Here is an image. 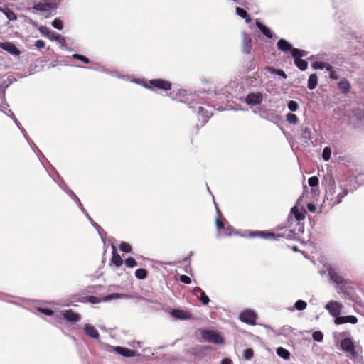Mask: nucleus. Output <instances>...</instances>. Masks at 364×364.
<instances>
[{"label": "nucleus", "mask_w": 364, "mask_h": 364, "mask_svg": "<svg viewBox=\"0 0 364 364\" xmlns=\"http://www.w3.org/2000/svg\"><path fill=\"white\" fill-rule=\"evenodd\" d=\"M124 263L127 267L133 268L137 265V262L133 257H129L125 259Z\"/></svg>", "instance_id": "40"}, {"label": "nucleus", "mask_w": 364, "mask_h": 364, "mask_svg": "<svg viewBox=\"0 0 364 364\" xmlns=\"http://www.w3.org/2000/svg\"><path fill=\"white\" fill-rule=\"evenodd\" d=\"M88 301L92 303V304H97V303L100 302V299H98L97 297L94 296H90L88 297Z\"/></svg>", "instance_id": "56"}, {"label": "nucleus", "mask_w": 364, "mask_h": 364, "mask_svg": "<svg viewBox=\"0 0 364 364\" xmlns=\"http://www.w3.org/2000/svg\"><path fill=\"white\" fill-rule=\"evenodd\" d=\"M239 319L242 323L254 326L256 324L257 314L252 309H244L240 313Z\"/></svg>", "instance_id": "5"}, {"label": "nucleus", "mask_w": 364, "mask_h": 364, "mask_svg": "<svg viewBox=\"0 0 364 364\" xmlns=\"http://www.w3.org/2000/svg\"><path fill=\"white\" fill-rule=\"evenodd\" d=\"M295 65L301 70H305L307 68V62L301 58H294Z\"/></svg>", "instance_id": "29"}, {"label": "nucleus", "mask_w": 364, "mask_h": 364, "mask_svg": "<svg viewBox=\"0 0 364 364\" xmlns=\"http://www.w3.org/2000/svg\"><path fill=\"white\" fill-rule=\"evenodd\" d=\"M96 230L97 231V232L100 235L101 238L102 239V237H103L102 232H104L103 229L99 225L96 228Z\"/></svg>", "instance_id": "59"}, {"label": "nucleus", "mask_w": 364, "mask_h": 364, "mask_svg": "<svg viewBox=\"0 0 364 364\" xmlns=\"http://www.w3.org/2000/svg\"><path fill=\"white\" fill-rule=\"evenodd\" d=\"M201 291H203L202 289L200 287H195L193 289V293L194 295H196L199 292L201 294Z\"/></svg>", "instance_id": "60"}, {"label": "nucleus", "mask_w": 364, "mask_h": 364, "mask_svg": "<svg viewBox=\"0 0 364 364\" xmlns=\"http://www.w3.org/2000/svg\"><path fill=\"white\" fill-rule=\"evenodd\" d=\"M291 332V328L289 326H284L279 329V335L289 336Z\"/></svg>", "instance_id": "41"}, {"label": "nucleus", "mask_w": 364, "mask_h": 364, "mask_svg": "<svg viewBox=\"0 0 364 364\" xmlns=\"http://www.w3.org/2000/svg\"><path fill=\"white\" fill-rule=\"evenodd\" d=\"M307 208L309 212L314 213L316 211V205L313 203H308Z\"/></svg>", "instance_id": "58"}, {"label": "nucleus", "mask_w": 364, "mask_h": 364, "mask_svg": "<svg viewBox=\"0 0 364 364\" xmlns=\"http://www.w3.org/2000/svg\"><path fill=\"white\" fill-rule=\"evenodd\" d=\"M287 107L291 112H296L298 108V104L296 101L290 100L287 103Z\"/></svg>", "instance_id": "39"}, {"label": "nucleus", "mask_w": 364, "mask_h": 364, "mask_svg": "<svg viewBox=\"0 0 364 364\" xmlns=\"http://www.w3.org/2000/svg\"><path fill=\"white\" fill-rule=\"evenodd\" d=\"M119 250L122 252H124L126 253H129L132 252V246L129 243L123 242L119 245Z\"/></svg>", "instance_id": "37"}, {"label": "nucleus", "mask_w": 364, "mask_h": 364, "mask_svg": "<svg viewBox=\"0 0 364 364\" xmlns=\"http://www.w3.org/2000/svg\"><path fill=\"white\" fill-rule=\"evenodd\" d=\"M38 31L41 34L48 37L50 41L59 43L63 47L65 46V38L59 33L53 32L50 31L49 28L43 26L38 28Z\"/></svg>", "instance_id": "3"}, {"label": "nucleus", "mask_w": 364, "mask_h": 364, "mask_svg": "<svg viewBox=\"0 0 364 364\" xmlns=\"http://www.w3.org/2000/svg\"><path fill=\"white\" fill-rule=\"evenodd\" d=\"M318 84V77L316 74H311L308 80V88L309 90H314L316 88Z\"/></svg>", "instance_id": "25"}, {"label": "nucleus", "mask_w": 364, "mask_h": 364, "mask_svg": "<svg viewBox=\"0 0 364 364\" xmlns=\"http://www.w3.org/2000/svg\"><path fill=\"white\" fill-rule=\"evenodd\" d=\"M242 49L243 53L246 54L250 53L252 50V38L245 33L242 34Z\"/></svg>", "instance_id": "17"}, {"label": "nucleus", "mask_w": 364, "mask_h": 364, "mask_svg": "<svg viewBox=\"0 0 364 364\" xmlns=\"http://www.w3.org/2000/svg\"><path fill=\"white\" fill-rule=\"evenodd\" d=\"M243 18L245 19V21L247 23H250L251 21V18L250 17V16L248 14H247V17H244Z\"/></svg>", "instance_id": "63"}, {"label": "nucleus", "mask_w": 364, "mask_h": 364, "mask_svg": "<svg viewBox=\"0 0 364 364\" xmlns=\"http://www.w3.org/2000/svg\"><path fill=\"white\" fill-rule=\"evenodd\" d=\"M202 338L207 342L215 344H223L224 340L223 337L217 332L211 330H203L201 331Z\"/></svg>", "instance_id": "4"}, {"label": "nucleus", "mask_w": 364, "mask_h": 364, "mask_svg": "<svg viewBox=\"0 0 364 364\" xmlns=\"http://www.w3.org/2000/svg\"><path fill=\"white\" fill-rule=\"evenodd\" d=\"M306 306V302L303 300H297L294 304V308L298 311H303Z\"/></svg>", "instance_id": "35"}, {"label": "nucleus", "mask_w": 364, "mask_h": 364, "mask_svg": "<svg viewBox=\"0 0 364 364\" xmlns=\"http://www.w3.org/2000/svg\"><path fill=\"white\" fill-rule=\"evenodd\" d=\"M52 26L58 30H61L63 27V23L61 20L56 18L52 22Z\"/></svg>", "instance_id": "46"}, {"label": "nucleus", "mask_w": 364, "mask_h": 364, "mask_svg": "<svg viewBox=\"0 0 364 364\" xmlns=\"http://www.w3.org/2000/svg\"><path fill=\"white\" fill-rule=\"evenodd\" d=\"M144 86L146 88H151V87L163 90H170L171 89V83L168 81L164 80L161 79H154L149 82V84H144Z\"/></svg>", "instance_id": "8"}, {"label": "nucleus", "mask_w": 364, "mask_h": 364, "mask_svg": "<svg viewBox=\"0 0 364 364\" xmlns=\"http://www.w3.org/2000/svg\"><path fill=\"white\" fill-rule=\"evenodd\" d=\"M220 364H232V360L229 358L222 360Z\"/></svg>", "instance_id": "61"}, {"label": "nucleus", "mask_w": 364, "mask_h": 364, "mask_svg": "<svg viewBox=\"0 0 364 364\" xmlns=\"http://www.w3.org/2000/svg\"><path fill=\"white\" fill-rule=\"evenodd\" d=\"M308 183L312 188L316 187L318 184V178L316 176L310 177L308 180Z\"/></svg>", "instance_id": "43"}, {"label": "nucleus", "mask_w": 364, "mask_h": 364, "mask_svg": "<svg viewBox=\"0 0 364 364\" xmlns=\"http://www.w3.org/2000/svg\"><path fill=\"white\" fill-rule=\"evenodd\" d=\"M301 129L302 138L304 139L305 142H307V141L311 139V130L307 127H301Z\"/></svg>", "instance_id": "31"}, {"label": "nucleus", "mask_w": 364, "mask_h": 364, "mask_svg": "<svg viewBox=\"0 0 364 364\" xmlns=\"http://www.w3.org/2000/svg\"><path fill=\"white\" fill-rule=\"evenodd\" d=\"M123 297H124V294H119V293H114V294H109V295L105 296L103 299V301H109L112 299H120V298H123Z\"/></svg>", "instance_id": "38"}, {"label": "nucleus", "mask_w": 364, "mask_h": 364, "mask_svg": "<svg viewBox=\"0 0 364 364\" xmlns=\"http://www.w3.org/2000/svg\"><path fill=\"white\" fill-rule=\"evenodd\" d=\"M198 97L195 93H189L186 90H179L176 95V100L187 104L190 108H193V104L198 103Z\"/></svg>", "instance_id": "2"}, {"label": "nucleus", "mask_w": 364, "mask_h": 364, "mask_svg": "<svg viewBox=\"0 0 364 364\" xmlns=\"http://www.w3.org/2000/svg\"><path fill=\"white\" fill-rule=\"evenodd\" d=\"M291 214H293L297 221H301L305 218V210H300L299 208L296 205L294 206L291 209Z\"/></svg>", "instance_id": "20"}, {"label": "nucleus", "mask_w": 364, "mask_h": 364, "mask_svg": "<svg viewBox=\"0 0 364 364\" xmlns=\"http://www.w3.org/2000/svg\"><path fill=\"white\" fill-rule=\"evenodd\" d=\"M334 322L336 325H341L343 323H352L355 324L358 322V318L356 316L353 315H348V316H338L335 318Z\"/></svg>", "instance_id": "12"}, {"label": "nucleus", "mask_w": 364, "mask_h": 364, "mask_svg": "<svg viewBox=\"0 0 364 364\" xmlns=\"http://www.w3.org/2000/svg\"><path fill=\"white\" fill-rule=\"evenodd\" d=\"M85 213V215L86 217L88 218V220L90 221L92 225L96 229V228L97 226H99V225L95 223L91 218L90 216L89 215V214L86 212V210L84 212Z\"/></svg>", "instance_id": "57"}, {"label": "nucleus", "mask_w": 364, "mask_h": 364, "mask_svg": "<svg viewBox=\"0 0 364 364\" xmlns=\"http://www.w3.org/2000/svg\"><path fill=\"white\" fill-rule=\"evenodd\" d=\"M236 14L240 16L241 18H244V17H247V11L242 9V8H240V7H237L236 8Z\"/></svg>", "instance_id": "50"}, {"label": "nucleus", "mask_w": 364, "mask_h": 364, "mask_svg": "<svg viewBox=\"0 0 364 364\" xmlns=\"http://www.w3.org/2000/svg\"><path fill=\"white\" fill-rule=\"evenodd\" d=\"M312 337H313L314 340H315L316 341H318V342H321L323 338V333L321 331L314 332L312 334Z\"/></svg>", "instance_id": "47"}, {"label": "nucleus", "mask_w": 364, "mask_h": 364, "mask_svg": "<svg viewBox=\"0 0 364 364\" xmlns=\"http://www.w3.org/2000/svg\"><path fill=\"white\" fill-rule=\"evenodd\" d=\"M200 300L203 305H208V304L210 301L208 296L205 294L204 291H201Z\"/></svg>", "instance_id": "49"}, {"label": "nucleus", "mask_w": 364, "mask_h": 364, "mask_svg": "<svg viewBox=\"0 0 364 364\" xmlns=\"http://www.w3.org/2000/svg\"><path fill=\"white\" fill-rule=\"evenodd\" d=\"M341 346L342 350L346 353H348L351 358H356L358 353L355 350V346L351 338H344L341 341Z\"/></svg>", "instance_id": "7"}, {"label": "nucleus", "mask_w": 364, "mask_h": 364, "mask_svg": "<svg viewBox=\"0 0 364 364\" xmlns=\"http://www.w3.org/2000/svg\"><path fill=\"white\" fill-rule=\"evenodd\" d=\"M312 67L314 69L322 70L326 68L327 70L331 69V65L327 63L316 61L312 63Z\"/></svg>", "instance_id": "28"}, {"label": "nucleus", "mask_w": 364, "mask_h": 364, "mask_svg": "<svg viewBox=\"0 0 364 364\" xmlns=\"http://www.w3.org/2000/svg\"><path fill=\"white\" fill-rule=\"evenodd\" d=\"M342 307V304L336 301H330L325 306L326 309L335 318L341 314Z\"/></svg>", "instance_id": "9"}, {"label": "nucleus", "mask_w": 364, "mask_h": 364, "mask_svg": "<svg viewBox=\"0 0 364 364\" xmlns=\"http://www.w3.org/2000/svg\"><path fill=\"white\" fill-rule=\"evenodd\" d=\"M249 236L250 237H262V238H264V239H267V240H276L277 237H279V235H275L273 233L265 232H263V231H254V232H251L249 234Z\"/></svg>", "instance_id": "16"}, {"label": "nucleus", "mask_w": 364, "mask_h": 364, "mask_svg": "<svg viewBox=\"0 0 364 364\" xmlns=\"http://www.w3.org/2000/svg\"><path fill=\"white\" fill-rule=\"evenodd\" d=\"M198 114L204 117L203 123H205L211 117L212 113L208 111H205L204 108L199 106L198 108Z\"/></svg>", "instance_id": "30"}, {"label": "nucleus", "mask_w": 364, "mask_h": 364, "mask_svg": "<svg viewBox=\"0 0 364 364\" xmlns=\"http://www.w3.org/2000/svg\"><path fill=\"white\" fill-rule=\"evenodd\" d=\"M322 157L324 161H327L330 159L331 157V149L328 147H326L322 154Z\"/></svg>", "instance_id": "44"}, {"label": "nucleus", "mask_w": 364, "mask_h": 364, "mask_svg": "<svg viewBox=\"0 0 364 364\" xmlns=\"http://www.w3.org/2000/svg\"><path fill=\"white\" fill-rule=\"evenodd\" d=\"M4 95V90L0 89V98H1Z\"/></svg>", "instance_id": "64"}, {"label": "nucleus", "mask_w": 364, "mask_h": 364, "mask_svg": "<svg viewBox=\"0 0 364 364\" xmlns=\"http://www.w3.org/2000/svg\"><path fill=\"white\" fill-rule=\"evenodd\" d=\"M245 359L250 360L253 356V350L251 348L246 349L244 352Z\"/></svg>", "instance_id": "51"}, {"label": "nucleus", "mask_w": 364, "mask_h": 364, "mask_svg": "<svg viewBox=\"0 0 364 364\" xmlns=\"http://www.w3.org/2000/svg\"><path fill=\"white\" fill-rule=\"evenodd\" d=\"M72 57L75 59L80 60L86 64H88L90 63V60L84 55H81L79 54H73Z\"/></svg>", "instance_id": "48"}, {"label": "nucleus", "mask_w": 364, "mask_h": 364, "mask_svg": "<svg viewBox=\"0 0 364 364\" xmlns=\"http://www.w3.org/2000/svg\"><path fill=\"white\" fill-rule=\"evenodd\" d=\"M114 350L124 357H132L134 355V351L120 346L114 348Z\"/></svg>", "instance_id": "23"}, {"label": "nucleus", "mask_w": 364, "mask_h": 364, "mask_svg": "<svg viewBox=\"0 0 364 364\" xmlns=\"http://www.w3.org/2000/svg\"><path fill=\"white\" fill-rule=\"evenodd\" d=\"M269 71L272 74H276L279 76L282 77L283 78L287 77L286 73L282 70H277L274 68H269Z\"/></svg>", "instance_id": "45"}, {"label": "nucleus", "mask_w": 364, "mask_h": 364, "mask_svg": "<svg viewBox=\"0 0 364 364\" xmlns=\"http://www.w3.org/2000/svg\"><path fill=\"white\" fill-rule=\"evenodd\" d=\"M338 88L343 93H348L350 90V85L346 80H342L338 83Z\"/></svg>", "instance_id": "26"}, {"label": "nucleus", "mask_w": 364, "mask_h": 364, "mask_svg": "<svg viewBox=\"0 0 364 364\" xmlns=\"http://www.w3.org/2000/svg\"><path fill=\"white\" fill-rule=\"evenodd\" d=\"M0 11L2 12L9 21L16 19V15L14 11L6 6H0Z\"/></svg>", "instance_id": "22"}, {"label": "nucleus", "mask_w": 364, "mask_h": 364, "mask_svg": "<svg viewBox=\"0 0 364 364\" xmlns=\"http://www.w3.org/2000/svg\"><path fill=\"white\" fill-rule=\"evenodd\" d=\"M0 48L14 56H18L21 53L15 45L10 42L1 43Z\"/></svg>", "instance_id": "13"}, {"label": "nucleus", "mask_w": 364, "mask_h": 364, "mask_svg": "<svg viewBox=\"0 0 364 364\" xmlns=\"http://www.w3.org/2000/svg\"><path fill=\"white\" fill-rule=\"evenodd\" d=\"M256 26L260 30L262 33L268 38H272V33L269 28L263 25L260 21H256Z\"/></svg>", "instance_id": "21"}, {"label": "nucleus", "mask_w": 364, "mask_h": 364, "mask_svg": "<svg viewBox=\"0 0 364 364\" xmlns=\"http://www.w3.org/2000/svg\"><path fill=\"white\" fill-rule=\"evenodd\" d=\"M277 48L279 50L283 52H288L292 50L294 48H292L291 44L287 42L285 39H279L277 43Z\"/></svg>", "instance_id": "18"}, {"label": "nucleus", "mask_w": 364, "mask_h": 364, "mask_svg": "<svg viewBox=\"0 0 364 364\" xmlns=\"http://www.w3.org/2000/svg\"><path fill=\"white\" fill-rule=\"evenodd\" d=\"M135 276L139 279H144L147 277V271L142 268L138 269L135 272Z\"/></svg>", "instance_id": "33"}, {"label": "nucleus", "mask_w": 364, "mask_h": 364, "mask_svg": "<svg viewBox=\"0 0 364 364\" xmlns=\"http://www.w3.org/2000/svg\"><path fill=\"white\" fill-rule=\"evenodd\" d=\"M215 225L218 230L225 228V225L223 222L220 221L219 218L215 219Z\"/></svg>", "instance_id": "55"}, {"label": "nucleus", "mask_w": 364, "mask_h": 364, "mask_svg": "<svg viewBox=\"0 0 364 364\" xmlns=\"http://www.w3.org/2000/svg\"><path fill=\"white\" fill-rule=\"evenodd\" d=\"M83 330L86 335H87L89 337L96 340L99 339L100 333L94 326L89 323H85L84 325Z\"/></svg>", "instance_id": "15"}, {"label": "nucleus", "mask_w": 364, "mask_h": 364, "mask_svg": "<svg viewBox=\"0 0 364 364\" xmlns=\"http://www.w3.org/2000/svg\"><path fill=\"white\" fill-rule=\"evenodd\" d=\"M112 262L117 267H119L122 264L123 260L119 255L113 252V255L112 257Z\"/></svg>", "instance_id": "32"}, {"label": "nucleus", "mask_w": 364, "mask_h": 364, "mask_svg": "<svg viewBox=\"0 0 364 364\" xmlns=\"http://www.w3.org/2000/svg\"><path fill=\"white\" fill-rule=\"evenodd\" d=\"M263 100V95L260 92H252L247 95L245 102L249 105H259Z\"/></svg>", "instance_id": "11"}, {"label": "nucleus", "mask_w": 364, "mask_h": 364, "mask_svg": "<svg viewBox=\"0 0 364 364\" xmlns=\"http://www.w3.org/2000/svg\"><path fill=\"white\" fill-rule=\"evenodd\" d=\"M38 311L47 316H52L53 314V311L51 309H48L38 308Z\"/></svg>", "instance_id": "52"}, {"label": "nucleus", "mask_w": 364, "mask_h": 364, "mask_svg": "<svg viewBox=\"0 0 364 364\" xmlns=\"http://www.w3.org/2000/svg\"><path fill=\"white\" fill-rule=\"evenodd\" d=\"M105 72H107V73H109V74H110V75H113V76H116V77H121V76H120V75H117V73L116 71H107V70H106Z\"/></svg>", "instance_id": "62"}, {"label": "nucleus", "mask_w": 364, "mask_h": 364, "mask_svg": "<svg viewBox=\"0 0 364 364\" xmlns=\"http://www.w3.org/2000/svg\"><path fill=\"white\" fill-rule=\"evenodd\" d=\"M57 6L54 3H43L36 5V9L46 12H51L55 10Z\"/></svg>", "instance_id": "19"}, {"label": "nucleus", "mask_w": 364, "mask_h": 364, "mask_svg": "<svg viewBox=\"0 0 364 364\" xmlns=\"http://www.w3.org/2000/svg\"><path fill=\"white\" fill-rule=\"evenodd\" d=\"M64 189V191L68 193L69 194L70 196H71L73 199L77 203V205L79 206V208L81 209V210L82 212H85V209L83 208V205L81 203L80 199L78 198V197L73 193V191H71L70 188H68L67 186H65V188H63Z\"/></svg>", "instance_id": "24"}, {"label": "nucleus", "mask_w": 364, "mask_h": 364, "mask_svg": "<svg viewBox=\"0 0 364 364\" xmlns=\"http://www.w3.org/2000/svg\"><path fill=\"white\" fill-rule=\"evenodd\" d=\"M328 275L330 281L338 285H344L347 283L343 273L336 268L329 267Z\"/></svg>", "instance_id": "6"}, {"label": "nucleus", "mask_w": 364, "mask_h": 364, "mask_svg": "<svg viewBox=\"0 0 364 364\" xmlns=\"http://www.w3.org/2000/svg\"><path fill=\"white\" fill-rule=\"evenodd\" d=\"M329 71V77L333 80H337L339 78L340 75L338 71L333 70V67L331 65V69L328 70Z\"/></svg>", "instance_id": "42"}, {"label": "nucleus", "mask_w": 364, "mask_h": 364, "mask_svg": "<svg viewBox=\"0 0 364 364\" xmlns=\"http://www.w3.org/2000/svg\"><path fill=\"white\" fill-rule=\"evenodd\" d=\"M179 280L184 284H190L191 282V278L187 275H181Z\"/></svg>", "instance_id": "53"}, {"label": "nucleus", "mask_w": 364, "mask_h": 364, "mask_svg": "<svg viewBox=\"0 0 364 364\" xmlns=\"http://www.w3.org/2000/svg\"><path fill=\"white\" fill-rule=\"evenodd\" d=\"M286 119H287V121L289 123V124H296L298 123V117H296V114H292V113H289L286 115Z\"/></svg>", "instance_id": "36"}, {"label": "nucleus", "mask_w": 364, "mask_h": 364, "mask_svg": "<svg viewBox=\"0 0 364 364\" xmlns=\"http://www.w3.org/2000/svg\"><path fill=\"white\" fill-rule=\"evenodd\" d=\"M170 315L176 320H190L192 318V314L183 309H174L169 312Z\"/></svg>", "instance_id": "10"}, {"label": "nucleus", "mask_w": 364, "mask_h": 364, "mask_svg": "<svg viewBox=\"0 0 364 364\" xmlns=\"http://www.w3.org/2000/svg\"><path fill=\"white\" fill-rule=\"evenodd\" d=\"M276 351H277V354L279 357L282 358L284 360L289 359L290 353L287 349H285L282 347H279L277 348Z\"/></svg>", "instance_id": "27"}, {"label": "nucleus", "mask_w": 364, "mask_h": 364, "mask_svg": "<svg viewBox=\"0 0 364 364\" xmlns=\"http://www.w3.org/2000/svg\"><path fill=\"white\" fill-rule=\"evenodd\" d=\"M347 193V191L343 189L341 186L336 187L335 181L331 178L329 179L325 195L329 205L334 206L340 203Z\"/></svg>", "instance_id": "1"}, {"label": "nucleus", "mask_w": 364, "mask_h": 364, "mask_svg": "<svg viewBox=\"0 0 364 364\" xmlns=\"http://www.w3.org/2000/svg\"><path fill=\"white\" fill-rule=\"evenodd\" d=\"M64 318L70 322H77L81 319L80 314L73 311L72 310H64L61 311Z\"/></svg>", "instance_id": "14"}, {"label": "nucleus", "mask_w": 364, "mask_h": 364, "mask_svg": "<svg viewBox=\"0 0 364 364\" xmlns=\"http://www.w3.org/2000/svg\"><path fill=\"white\" fill-rule=\"evenodd\" d=\"M35 47L38 49H42L45 48V42L43 40H38L35 43Z\"/></svg>", "instance_id": "54"}, {"label": "nucleus", "mask_w": 364, "mask_h": 364, "mask_svg": "<svg viewBox=\"0 0 364 364\" xmlns=\"http://www.w3.org/2000/svg\"><path fill=\"white\" fill-rule=\"evenodd\" d=\"M306 52L297 48H293L291 50V55L293 58H301V57L306 56Z\"/></svg>", "instance_id": "34"}]
</instances>
